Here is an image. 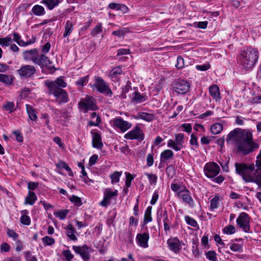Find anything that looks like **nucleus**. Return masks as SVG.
Masks as SVG:
<instances>
[{"mask_svg": "<svg viewBox=\"0 0 261 261\" xmlns=\"http://www.w3.org/2000/svg\"><path fill=\"white\" fill-rule=\"evenodd\" d=\"M256 50L250 51L249 54H248V59L247 60L248 62L246 67L247 68H251L255 64L258 58Z\"/></svg>", "mask_w": 261, "mask_h": 261, "instance_id": "nucleus-17", "label": "nucleus"}, {"mask_svg": "<svg viewBox=\"0 0 261 261\" xmlns=\"http://www.w3.org/2000/svg\"><path fill=\"white\" fill-rule=\"evenodd\" d=\"M138 117L147 121H151L153 119V115L150 113L141 112L138 114Z\"/></svg>", "mask_w": 261, "mask_h": 261, "instance_id": "nucleus-34", "label": "nucleus"}, {"mask_svg": "<svg viewBox=\"0 0 261 261\" xmlns=\"http://www.w3.org/2000/svg\"><path fill=\"white\" fill-rule=\"evenodd\" d=\"M44 85L48 90V94L53 95L59 104L68 101V94L63 89L66 87L67 84L62 77H58L54 81L46 80Z\"/></svg>", "mask_w": 261, "mask_h": 261, "instance_id": "nucleus-1", "label": "nucleus"}, {"mask_svg": "<svg viewBox=\"0 0 261 261\" xmlns=\"http://www.w3.org/2000/svg\"><path fill=\"white\" fill-rule=\"evenodd\" d=\"M4 109L6 111H9L10 112L13 111L14 104L12 102H8L4 106Z\"/></svg>", "mask_w": 261, "mask_h": 261, "instance_id": "nucleus-58", "label": "nucleus"}, {"mask_svg": "<svg viewBox=\"0 0 261 261\" xmlns=\"http://www.w3.org/2000/svg\"><path fill=\"white\" fill-rule=\"evenodd\" d=\"M204 171L207 177L212 178L216 176L219 173L220 168L215 163H208L205 165Z\"/></svg>", "mask_w": 261, "mask_h": 261, "instance_id": "nucleus-9", "label": "nucleus"}, {"mask_svg": "<svg viewBox=\"0 0 261 261\" xmlns=\"http://www.w3.org/2000/svg\"><path fill=\"white\" fill-rule=\"evenodd\" d=\"M210 95L216 101H219L220 99V93L219 88L218 86L214 85L209 88Z\"/></svg>", "mask_w": 261, "mask_h": 261, "instance_id": "nucleus-23", "label": "nucleus"}, {"mask_svg": "<svg viewBox=\"0 0 261 261\" xmlns=\"http://www.w3.org/2000/svg\"><path fill=\"white\" fill-rule=\"evenodd\" d=\"M88 82V76H84L76 82V85L83 87Z\"/></svg>", "mask_w": 261, "mask_h": 261, "instance_id": "nucleus-54", "label": "nucleus"}, {"mask_svg": "<svg viewBox=\"0 0 261 261\" xmlns=\"http://www.w3.org/2000/svg\"><path fill=\"white\" fill-rule=\"evenodd\" d=\"M234 165L237 173L240 175L245 180V164L236 163Z\"/></svg>", "mask_w": 261, "mask_h": 261, "instance_id": "nucleus-29", "label": "nucleus"}, {"mask_svg": "<svg viewBox=\"0 0 261 261\" xmlns=\"http://www.w3.org/2000/svg\"><path fill=\"white\" fill-rule=\"evenodd\" d=\"M151 206H148L145 213L144 215V223L147 224L149 222H151L152 221V218H151Z\"/></svg>", "mask_w": 261, "mask_h": 261, "instance_id": "nucleus-38", "label": "nucleus"}, {"mask_svg": "<svg viewBox=\"0 0 261 261\" xmlns=\"http://www.w3.org/2000/svg\"><path fill=\"white\" fill-rule=\"evenodd\" d=\"M161 217L162 218H163V222L165 223H168L169 222V220L168 219V214L167 211H164L163 213H161Z\"/></svg>", "mask_w": 261, "mask_h": 261, "instance_id": "nucleus-63", "label": "nucleus"}, {"mask_svg": "<svg viewBox=\"0 0 261 261\" xmlns=\"http://www.w3.org/2000/svg\"><path fill=\"white\" fill-rule=\"evenodd\" d=\"M190 144L191 145L195 146L196 147L198 146L197 139L193 134L191 136Z\"/></svg>", "mask_w": 261, "mask_h": 261, "instance_id": "nucleus-62", "label": "nucleus"}, {"mask_svg": "<svg viewBox=\"0 0 261 261\" xmlns=\"http://www.w3.org/2000/svg\"><path fill=\"white\" fill-rule=\"evenodd\" d=\"M190 87V83L185 80H178L173 85L172 91L176 94H184L188 92Z\"/></svg>", "mask_w": 261, "mask_h": 261, "instance_id": "nucleus-6", "label": "nucleus"}, {"mask_svg": "<svg viewBox=\"0 0 261 261\" xmlns=\"http://www.w3.org/2000/svg\"><path fill=\"white\" fill-rule=\"evenodd\" d=\"M177 196L182 200L188 203L190 206L194 205V201L191 197L190 191L187 189L181 190L177 193Z\"/></svg>", "mask_w": 261, "mask_h": 261, "instance_id": "nucleus-14", "label": "nucleus"}, {"mask_svg": "<svg viewBox=\"0 0 261 261\" xmlns=\"http://www.w3.org/2000/svg\"><path fill=\"white\" fill-rule=\"evenodd\" d=\"M206 257L207 258H208V259H210V260H212V261H215L217 259L216 258V253L214 251H208L207 253H206Z\"/></svg>", "mask_w": 261, "mask_h": 261, "instance_id": "nucleus-57", "label": "nucleus"}, {"mask_svg": "<svg viewBox=\"0 0 261 261\" xmlns=\"http://www.w3.org/2000/svg\"><path fill=\"white\" fill-rule=\"evenodd\" d=\"M121 174L122 172L115 171L113 174H111L110 175L111 182L113 184L119 182Z\"/></svg>", "mask_w": 261, "mask_h": 261, "instance_id": "nucleus-41", "label": "nucleus"}, {"mask_svg": "<svg viewBox=\"0 0 261 261\" xmlns=\"http://www.w3.org/2000/svg\"><path fill=\"white\" fill-rule=\"evenodd\" d=\"M63 255L67 261H70L73 257V255L71 254L69 250H65L63 252Z\"/></svg>", "mask_w": 261, "mask_h": 261, "instance_id": "nucleus-60", "label": "nucleus"}, {"mask_svg": "<svg viewBox=\"0 0 261 261\" xmlns=\"http://www.w3.org/2000/svg\"><path fill=\"white\" fill-rule=\"evenodd\" d=\"M66 233L69 238L72 241L77 240V238L75 234V230L71 224H69L66 227Z\"/></svg>", "mask_w": 261, "mask_h": 261, "instance_id": "nucleus-25", "label": "nucleus"}, {"mask_svg": "<svg viewBox=\"0 0 261 261\" xmlns=\"http://www.w3.org/2000/svg\"><path fill=\"white\" fill-rule=\"evenodd\" d=\"M0 81L6 84L10 85L13 82V78L11 75L0 74Z\"/></svg>", "mask_w": 261, "mask_h": 261, "instance_id": "nucleus-39", "label": "nucleus"}, {"mask_svg": "<svg viewBox=\"0 0 261 261\" xmlns=\"http://www.w3.org/2000/svg\"><path fill=\"white\" fill-rule=\"evenodd\" d=\"M207 23V22L206 21H200L194 23V25L198 28L204 29L206 28Z\"/></svg>", "mask_w": 261, "mask_h": 261, "instance_id": "nucleus-56", "label": "nucleus"}, {"mask_svg": "<svg viewBox=\"0 0 261 261\" xmlns=\"http://www.w3.org/2000/svg\"><path fill=\"white\" fill-rule=\"evenodd\" d=\"M102 32L101 24H99L95 26L94 29L91 31V34L95 36Z\"/></svg>", "mask_w": 261, "mask_h": 261, "instance_id": "nucleus-48", "label": "nucleus"}, {"mask_svg": "<svg viewBox=\"0 0 261 261\" xmlns=\"http://www.w3.org/2000/svg\"><path fill=\"white\" fill-rule=\"evenodd\" d=\"M4 261H21L19 256H12L10 257L6 258Z\"/></svg>", "mask_w": 261, "mask_h": 261, "instance_id": "nucleus-64", "label": "nucleus"}, {"mask_svg": "<svg viewBox=\"0 0 261 261\" xmlns=\"http://www.w3.org/2000/svg\"><path fill=\"white\" fill-rule=\"evenodd\" d=\"M175 140H169L167 146L173 148L175 151L180 150L182 147L184 143V135L182 133L175 134Z\"/></svg>", "mask_w": 261, "mask_h": 261, "instance_id": "nucleus-8", "label": "nucleus"}, {"mask_svg": "<svg viewBox=\"0 0 261 261\" xmlns=\"http://www.w3.org/2000/svg\"><path fill=\"white\" fill-rule=\"evenodd\" d=\"M0 249L2 252H7L9 251L10 247L7 243H4L1 245Z\"/></svg>", "mask_w": 261, "mask_h": 261, "instance_id": "nucleus-59", "label": "nucleus"}, {"mask_svg": "<svg viewBox=\"0 0 261 261\" xmlns=\"http://www.w3.org/2000/svg\"><path fill=\"white\" fill-rule=\"evenodd\" d=\"M79 106L81 110L84 113H87L89 110L94 111L97 109L94 99L89 96L82 98L79 102Z\"/></svg>", "mask_w": 261, "mask_h": 261, "instance_id": "nucleus-5", "label": "nucleus"}, {"mask_svg": "<svg viewBox=\"0 0 261 261\" xmlns=\"http://www.w3.org/2000/svg\"><path fill=\"white\" fill-rule=\"evenodd\" d=\"M147 165L148 167L151 166L154 162L153 155L151 154H148L147 156Z\"/></svg>", "mask_w": 261, "mask_h": 261, "instance_id": "nucleus-61", "label": "nucleus"}, {"mask_svg": "<svg viewBox=\"0 0 261 261\" xmlns=\"http://www.w3.org/2000/svg\"><path fill=\"white\" fill-rule=\"evenodd\" d=\"M145 175L148 177L150 184L154 185L156 184L157 181V177L155 175L147 173H145Z\"/></svg>", "mask_w": 261, "mask_h": 261, "instance_id": "nucleus-46", "label": "nucleus"}, {"mask_svg": "<svg viewBox=\"0 0 261 261\" xmlns=\"http://www.w3.org/2000/svg\"><path fill=\"white\" fill-rule=\"evenodd\" d=\"M36 68L34 66L24 65L17 70V72L20 76L30 77L36 72Z\"/></svg>", "mask_w": 261, "mask_h": 261, "instance_id": "nucleus-13", "label": "nucleus"}, {"mask_svg": "<svg viewBox=\"0 0 261 261\" xmlns=\"http://www.w3.org/2000/svg\"><path fill=\"white\" fill-rule=\"evenodd\" d=\"M93 87H95L97 90L100 93H105L110 96L112 94V91L101 77H97L96 78L95 83Z\"/></svg>", "mask_w": 261, "mask_h": 261, "instance_id": "nucleus-10", "label": "nucleus"}, {"mask_svg": "<svg viewBox=\"0 0 261 261\" xmlns=\"http://www.w3.org/2000/svg\"><path fill=\"white\" fill-rule=\"evenodd\" d=\"M69 199L72 202L77 206H80L82 204L81 198L75 195H72Z\"/></svg>", "mask_w": 261, "mask_h": 261, "instance_id": "nucleus-49", "label": "nucleus"}, {"mask_svg": "<svg viewBox=\"0 0 261 261\" xmlns=\"http://www.w3.org/2000/svg\"><path fill=\"white\" fill-rule=\"evenodd\" d=\"M27 213L28 211L27 210L21 212L22 216L20 218V221L23 224L29 225L30 224L31 220L30 217L27 215Z\"/></svg>", "mask_w": 261, "mask_h": 261, "instance_id": "nucleus-36", "label": "nucleus"}, {"mask_svg": "<svg viewBox=\"0 0 261 261\" xmlns=\"http://www.w3.org/2000/svg\"><path fill=\"white\" fill-rule=\"evenodd\" d=\"M186 222L193 227H196L197 225V222L192 218L186 216L185 217Z\"/></svg>", "mask_w": 261, "mask_h": 261, "instance_id": "nucleus-50", "label": "nucleus"}, {"mask_svg": "<svg viewBox=\"0 0 261 261\" xmlns=\"http://www.w3.org/2000/svg\"><path fill=\"white\" fill-rule=\"evenodd\" d=\"M167 243L169 248L173 251L177 252L180 250V242L177 238L170 239L168 240Z\"/></svg>", "mask_w": 261, "mask_h": 261, "instance_id": "nucleus-20", "label": "nucleus"}, {"mask_svg": "<svg viewBox=\"0 0 261 261\" xmlns=\"http://www.w3.org/2000/svg\"><path fill=\"white\" fill-rule=\"evenodd\" d=\"M219 199H220L219 196L218 195H216L215 196V197L213 198L211 200L210 207L212 211L216 209V208H217V205H218Z\"/></svg>", "mask_w": 261, "mask_h": 261, "instance_id": "nucleus-44", "label": "nucleus"}, {"mask_svg": "<svg viewBox=\"0 0 261 261\" xmlns=\"http://www.w3.org/2000/svg\"><path fill=\"white\" fill-rule=\"evenodd\" d=\"M173 156V152L170 149H166L163 151L161 154V159L162 161L171 159Z\"/></svg>", "mask_w": 261, "mask_h": 261, "instance_id": "nucleus-32", "label": "nucleus"}, {"mask_svg": "<svg viewBox=\"0 0 261 261\" xmlns=\"http://www.w3.org/2000/svg\"><path fill=\"white\" fill-rule=\"evenodd\" d=\"M33 13L36 16H42L45 14L44 8L39 5H35L32 9Z\"/></svg>", "mask_w": 261, "mask_h": 261, "instance_id": "nucleus-28", "label": "nucleus"}, {"mask_svg": "<svg viewBox=\"0 0 261 261\" xmlns=\"http://www.w3.org/2000/svg\"><path fill=\"white\" fill-rule=\"evenodd\" d=\"M254 181L261 188V170L254 171L253 164L248 166L246 165V182Z\"/></svg>", "mask_w": 261, "mask_h": 261, "instance_id": "nucleus-4", "label": "nucleus"}, {"mask_svg": "<svg viewBox=\"0 0 261 261\" xmlns=\"http://www.w3.org/2000/svg\"><path fill=\"white\" fill-rule=\"evenodd\" d=\"M73 249L75 252L80 254L82 257L85 260H88L90 258L89 247L86 245L83 246H73Z\"/></svg>", "mask_w": 261, "mask_h": 261, "instance_id": "nucleus-16", "label": "nucleus"}, {"mask_svg": "<svg viewBox=\"0 0 261 261\" xmlns=\"http://www.w3.org/2000/svg\"><path fill=\"white\" fill-rule=\"evenodd\" d=\"M61 2L62 0H42L41 3L45 5L49 10H52Z\"/></svg>", "mask_w": 261, "mask_h": 261, "instance_id": "nucleus-27", "label": "nucleus"}, {"mask_svg": "<svg viewBox=\"0 0 261 261\" xmlns=\"http://www.w3.org/2000/svg\"><path fill=\"white\" fill-rule=\"evenodd\" d=\"M149 234L147 233H139L137 236V240L140 246L146 248L148 247Z\"/></svg>", "mask_w": 261, "mask_h": 261, "instance_id": "nucleus-18", "label": "nucleus"}, {"mask_svg": "<svg viewBox=\"0 0 261 261\" xmlns=\"http://www.w3.org/2000/svg\"><path fill=\"white\" fill-rule=\"evenodd\" d=\"M210 67H211V65L209 63L204 64H203L201 65H196V69H197L198 70H199V71H206V70H208V69H210Z\"/></svg>", "mask_w": 261, "mask_h": 261, "instance_id": "nucleus-52", "label": "nucleus"}, {"mask_svg": "<svg viewBox=\"0 0 261 261\" xmlns=\"http://www.w3.org/2000/svg\"><path fill=\"white\" fill-rule=\"evenodd\" d=\"M227 143L234 145L239 151L245 150V130L236 128L227 135Z\"/></svg>", "mask_w": 261, "mask_h": 261, "instance_id": "nucleus-3", "label": "nucleus"}, {"mask_svg": "<svg viewBox=\"0 0 261 261\" xmlns=\"http://www.w3.org/2000/svg\"><path fill=\"white\" fill-rule=\"evenodd\" d=\"M65 28V31L63 36L66 37L71 34L73 29L72 23L70 20H68L66 23Z\"/></svg>", "mask_w": 261, "mask_h": 261, "instance_id": "nucleus-35", "label": "nucleus"}, {"mask_svg": "<svg viewBox=\"0 0 261 261\" xmlns=\"http://www.w3.org/2000/svg\"><path fill=\"white\" fill-rule=\"evenodd\" d=\"M26 109L29 118L33 121L36 120L37 119L36 113L32 107L29 105H26Z\"/></svg>", "mask_w": 261, "mask_h": 261, "instance_id": "nucleus-31", "label": "nucleus"}, {"mask_svg": "<svg viewBox=\"0 0 261 261\" xmlns=\"http://www.w3.org/2000/svg\"><path fill=\"white\" fill-rule=\"evenodd\" d=\"M93 135L92 137V146L94 148H101L103 146V144L101 141V138L100 134L97 132L92 133Z\"/></svg>", "mask_w": 261, "mask_h": 261, "instance_id": "nucleus-21", "label": "nucleus"}, {"mask_svg": "<svg viewBox=\"0 0 261 261\" xmlns=\"http://www.w3.org/2000/svg\"><path fill=\"white\" fill-rule=\"evenodd\" d=\"M124 138L127 139H137L142 141L144 139V135L139 127L136 126L133 129L126 134Z\"/></svg>", "mask_w": 261, "mask_h": 261, "instance_id": "nucleus-11", "label": "nucleus"}, {"mask_svg": "<svg viewBox=\"0 0 261 261\" xmlns=\"http://www.w3.org/2000/svg\"><path fill=\"white\" fill-rule=\"evenodd\" d=\"M185 65L184 60L182 58L178 57L177 59V64L176 67L178 69H181Z\"/></svg>", "mask_w": 261, "mask_h": 261, "instance_id": "nucleus-55", "label": "nucleus"}, {"mask_svg": "<svg viewBox=\"0 0 261 261\" xmlns=\"http://www.w3.org/2000/svg\"><path fill=\"white\" fill-rule=\"evenodd\" d=\"M37 199V197L35 193L29 191L28 196L25 198L24 204L32 205Z\"/></svg>", "mask_w": 261, "mask_h": 261, "instance_id": "nucleus-26", "label": "nucleus"}, {"mask_svg": "<svg viewBox=\"0 0 261 261\" xmlns=\"http://www.w3.org/2000/svg\"><path fill=\"white\" fill-rule=\"evenodd\" d=\"M259 147V144L253 140L252 133L246 130V154L254 151Z\"/></svg>", "mask_w": 261, "mask_h": 261, "instance_id": "nucleus-7", "label": "nucleus"}, {"mask_svg": "<svg viewBox=\"0 0 261 261\" xmlns=\"http://www.w3.org/2000/svg\"><path fill=\"white\" fill-rule=\"evenodd\" d=\"M117 190L112 191L111 189H106L104 192L103 199L100 202V205L102 206L107 207L108 205L110 203L112 198L117 196Z\"/></svg>", "mask_w": 261, "mask_h": 261, "instance_id": "nucleus-12", "label": "nucleus"}, {"mask_svg": "<svg viewBox=\"0 0 261 261\" xmlns=\"http://www.w3.org/2000/svg\"><path fill=\"white\" fill-rule=\"evenodd\" d=\"M0 45L3 47L10 45L11 49H19L15 44H13V39L9 36L0 38Z\"/></svg>", "mask_w": 261, "mask_h": 261, "instance_id": "nucleus-19", "label": "nucleus"}, {"mask_svg": "<svg viewBox=\"0 0 261 261\" xmlns=\"http://www.w3.org/2000/svg\"><path fill=\"white\" fill-rule=\"evenodd\" d=\"M192 253L193 255L197 257L199 255V251L198 248V244L193 240V246H192Z\"/></svg>", "mask_w": 261, "mask_h": 261, "instance_id": "nucleus-51", "label": "nucleus"}, {"mask_svg": "<svg viewBox=\"0 0 261 261\" xmlns=\"http://www.w3.org/2000/svg\"><path fill=\"white\" fill-rule=\"evenodd\" d=\"M113 122L114 126L118 128L123 132L128 129L132 126L130 123L123 120L122 118H116L113 120Z\"/></svg>", "mask_w": 261, "mask_h": 261, "instance_id": "nucleus-15", "label": "nucleus"}, {"mask_svg": "<svg viewBox=\"0 0 261 261\" xmlns=\"http://www.w3.org/2000/svg\"><path fill=\"white\" fill-rule=\"evenodd\" d=\"M13 40L15 41L20 46H25L35 42L34 39H33V41H24L22 40L21 37L16 32L13 33Z\"/></svg>", "mask_w": 261, "mask_h": 261, "instance_id": "nucleus-22", "label": "nucleus"}, {"mask_svg": "<svg viewBox=\"0 0 261 261\" xmlns=\"http://www.w3.org/2000/svg\"><path fill=\"white\" fill-rule=\"evenodd\" d=\"M223 232L227 234H231L234 233L235 228L233 226L229 225L223 228Z\"/></svg>", "mask_w": 261, "mask_h": 261, "instance_id": "nucleus-47", "label": "nucleus"}, {"mask_svg": "<svg viewBox=\"0 0 261 261\" xmlns=\"http://www.w3.org/2000/svg\"><path fill=\"white\" fill-rule=\"evenodd\" d=\"M57 167L65 169L67 171L69 172V175L70 176H73V174L72 172L71 169L68 166V164H67L65 162L63 161H60L57 164Z\"/></svg>", "mask_w": 261, "mask_h": 261, "instance_id": "nucleus-40", "label": "nucleus"}, {"mask_svg": "<svg viewBox=\"0 0 261 261\" xmlns=\"http://www.w3.org/2000/svg\"><path fill=\"white\" fill-rule=\"evenodd\" d=\"M42 242L45 246H50L54 244L55 243L54 239L48 236L43 238Z\"/></svg>", "mask_w": 261, "mask_h": 261, "instance_id": "nucleus-45", "label": "nucleus"}, {"mask_svg": "<svg viewBox=\"0 0 261 261\" xmlns=\"http://www.w3.org/2000/svg\"><path fill=\"white\" fill-rule=\"evenodd\" d=\"M223 130V126L220 123H215L211 126V130L212 134L217 135Z\"/></svg>", "mask_w": 261, "mask_h": 261, "instance_id": "nucleus-33", "label": "nucleus"}, {"mask_svg": "<svg viewBox=\"0 0 261 261\" xmlns=\"http://www.w3.org/2000/svg\"><path fill=\"white\" fill-rule=\"evenodd\" d=\"M122 70L119 66L116 67L112 69L110 73V76L112 80L115 81L118 76L121 74Z\"/></svg>", "mask_w": 261, "mask_h": 261, "instance_id": "nucleus-30", "label": "nucleus"}, {"mask_svg": "<svg viewBox=\"0 0 261 261\" xmlns=\"http://www.w3.org/2000/svg\"><path fill=\"white\" fill-rule=\"evenodd\" d=\"M23 58L26 61H32L34 63L42 67H47L50 72H53L55 68L45 55L39 54L37 50H27L23 53Z\"/></svg>", "mask_w": 261, "mask_h": 261, "instance_id": "nucleus-2", "label": "nucleus"}, {"mask_svg": "<svg viewBox=\"0 0 261 261\" xmlns=\"http://www.w3.org/2000/svg\"><path fill=\"white\" fill-rule=\"evenodd\" d=\"M237 222L241 227L245 229V213H241L237 219Z\"/></svg>", "mask_w": 261, "mask_h": 261, "instance_id": "nucleus-42", "label": "nucleus"}, {"mask_svg": "<svg viewBox=\"0 0 261 261\" xmlns=\"http://www.w3.org/2000/svg\"><path fill=\"white\" fill-rule=\"evenodd\" d=\"M68 213V211L67 210H62L61 211H59L57 212L54 213V215L59 217L60 219L63 220L66 218L67 214Z\"/></svg>", "mask_w": 261, "mask_h": 261, "instance_id": "nucleus-43", "label": "nucleus"}, {"mask_svg": "<svg viewBox=\"0 0 261 261\" xmlns=\"http://www.w3.org/2000/svg\"><path fill=\"white\" fill-rule=\"evenodd\" d=\"M128 32V30L127 28H123L115 31H113L112 33L113 35L117 36L119 38H124L126 34Z\"/></svg>", "mask_w": 261, "mask_h": 261, "instance_id": "nucleus-37", "label": "nucleus"}, {"mask_svg": "<svg viewBox=\"0 0 261 261\" xmlns=\"http://www.w3.org/2000/svg\"><path fill=\"white\" fill-rule=\"evenodd\" d=\"M7 233L8 236L10 238H12L13 240L16 241L17 240L18 235L13 230L8 229Z\"/></svg>", "mask_w": 261, "mask_h": 261, "instance_id": "nucleus-53", "label": "nucleus"}, {"mask_svg": "<svg viewBox=\"0 0 261 261\" xmlns=\"http://www.w3.org/2000/svg\"><path fill=\"white\" fill-rule=\"evenodd\" d=\"M146 100V98L143 94H141L139 92L136 91L133 93L132 101L135 103H142Z\"/></svg>", "mask_w": 261, "mask_h": 261, "instance_id": "nucleus-24", "label": "nucleus"}]
</instances>
